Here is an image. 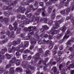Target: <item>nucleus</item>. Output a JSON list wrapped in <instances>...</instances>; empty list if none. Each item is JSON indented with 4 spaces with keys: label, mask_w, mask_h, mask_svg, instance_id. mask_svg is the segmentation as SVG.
I'll return each instance as SVG.
<instances>
[{
    "label": "nucleus",
    "mask_w": 74,
    "mask_h": 74,
    "mask_svg": "<svg viewBox=\"0 0 74 74\" xmlns=\"http://www.w3.org/2000/svg\"><path fill=\"white\" fill-rule=\"evenodd\" d=\"M23 66L24 69H27L26 71V73L27 74H30V73H31L30 71L29 70V68H30L31 70L33 71L35 70V68L33 66H31V65H28L27 64H25L23 65Z\"/></svg>",
    "instance_id": "nucleus-1"
},
{
    "label": "nucleus",
    "mask_w": 74,
    "mask_h": 74,
    "mask_svg": "<svg viewBox=\"0 0 74 74\" xmlns=\"http://www.w3.org/2000/svg\"><path fill=\"white\" fill-rule=\"evenodd\" d=\"M28 38L27 36L24 37L25 40H29V39L32 45V44H35L36 43V41H35L34 39L32 38V36L29 35H28Z\"/></svg>",
    "instance_id": "nucleus-2"
},
{
    "label": "nucleus",
    "mask_w": 74,
    "mask_h": 74,
    "mask_svg": "<svg viewBox=\"0 0 74 74\" xmlns=\"http://www.w3.org/2000/svg\"><path fill=\"white\" fill-rule=\"evenodd\" d=\"M64 21V19H62L59 20V21H55V25L53 27V28H54V29H57V28H58V27H59V24H60V23H61L62 22H63Z\"/></svg>",
    "instance_id": "nucleus-3"
},
{
    "label": "nucleus",
    "mask_w": 74,
    "mask_h": 74,
    "mask_svg": "<svg viewBox=\"0 0 74 74\" xmlns=\"http://www.w3.org/2000/svg\"><path fill=\"white\" fill-rule=\"evenodd\" d=\"M68 34H69V35H71V34L70 31V30H69L67 31L66 33L63 38V40H64L65 38H66V39H67V38H68L69 37V35Z\"/></svg>",
    "instance_id": "nucleus-4"
},
{
    "label": "nucleus",
    "mask_w": 74,
    "mask_h": 74,
    "mask_svg": "<svg viewBox=\"0 0 74 74\" xmlns=\"http://www.w3.org/2000/svg\"><path fill=\"white\" fill-rule=\"evenodd\" d=\"M52 70H53V72L55 74H58L59 73V71H57V69L56 67H53L52 69Z\"/></svg>",
    "instance_id": "nucleus-5"
},
{
    "label": "nucleus",
    "mask_w": 74,
    "mask_h": 74,
    "mask_svg": "<svg viewBox=\"0 0 74 74\" xmlns=\"http://www.w3.org/2000/svg\"><path fill=\"white\" fill-rule=\"evenodd\" d=\"M58 33V31L57 30H53V29H51L49 32V34L53 35L54 34H57Z\"/></svg>",
    "instance_id": "nucleus-6"
},
{
    "label": "nucleus",
    "mask_w": 74,
    "mask_h": 74,
    "mask_svg": "<svg viewBox=\"0 0 74 74\" xmlns=\"http://www.w3.org/2000/svg\"><path fill=\"white\" fill-rule=\"evenodd\" d=\"M12 50L10 49H9L8 51L10 53L11 52H12V51H15L16 50V48L14 47H12Z\"/></svg>",
    "instance_id": "nucleus-7"
},
{
    "label": "nucleus",
    "mask_w": 74,
    "mask_h": 74,
    "mask_svg": "<svg viewBox=\"0 0 74 74\" xmlns=\"http://www.w3.org/2000/svg\"><path fill=\"white\" fill-rule=\"evenodd\" d=\"M20 26L21 27H24V29H23L24 30V31H28L29 30V28H28L27 27H23V24H21L20 25Z\"/></svg>",
    "instance_id": "nucleus-8"
},
{
    "label": "nucleus",
    "mask_w": 74,
    "mask_h": 74,
    "mask_svg": "<svg viewBox=\"0 0 74 74\" xmlns=\"http://www.w3.org/2000/svg\"><path fill=\"white\" fill-rule=\"evenodd\" d=\"M20 40L17 41L16 42H15V41H13L12 43V45H13L15 46V45H16V44H19V43H20Z\"/></svg>",
    "instance_id": "nucleus-9"
},
{
    "label": "nucleus",
    "mask_w": 74,
    "mask_h": 74,
    "mask_svg": "<svg viewBox=\"0 0 74 74\" xmlns=\"http://www.w3.org/2000/svg\"><path fill=\"white\" fill-rule=\"evenodd\" d=\"M15 61H16V58H13L12 59V60L10 61V64H12L13 63L15 62Z\"/></svg>",
    "instance_id": "nucleus-10"
},
{
    "label": "nucleus",
    "mask_w": 74,
    "mask_h": 74,
    "mask_svg": "<svg viewBox=\"0 0 74 74\" xmlns=\"http://www.w3.org/2000/svg\"><path fill=\"white\" fill-rule=\"evenodd\" d=\"M10 73L12 74H14V69L13 68H11L10 69Z\"/></svg>",
    "instance_id": "nucleus-11"
},
{
    "label": "nucleus",
    "mask_w": 74,
    "mask_h": 74,
    "mask_svg": "<svg viewBox=\"0 0 74 74\" xmlns=\"http://www.w3.org/2000/svg\"><path fill=\"white\" fill-rule=\"evenodd\" d=\"M61 30H62L63 32H65L66 30V26H64L62 27L60 29Z\"/></svg>",
    "instance_id": "nucleus-12"
},
{
    "label": "nucleus",
    "mask_w": 74,
    "mask_h": 74,
    "mask_svg": "<svg viewBox=\"0 0 74 74\" xmlns=\"http://www.w3.org/2000/svg\"><path fill=\"white\" fill-rule=\"evenodd\" d=\"M39 56H40V54L39 53H37L36 55V60H37V59H39L40 58V57H39Z\"/></svg>",
    "instance_id": "nucleus-13"
},
{
    "label": "nucleus",
    "mask_w": 74,
    "mask_h": 74,
    "mask_svg": "<svg viewBox=\"0 0 74 74\" xmlns=\"http://www.w3.org/2000/svg\"><path fill=\"white\" fill-rule=\"evenodd\" d=\"M4 10H12V8L11 7H9L7 8V7H5L3 8Z\"/></svg>",
    "instance_id": "nucleus-14"
},
{
    "label": "nucleus",
    "mask_w": 74,
    "mask_h": 74,
    "mask_svg": "<svg viewBox=\"0 0 74 74\" xmlns=\"http://www.w3.org/2000/svg\"><path fill=\"white\" fill-rule=\"evenodd\" d=\"M3 21L5 22V23H7V22H8L9 21V18H5Z\"/></svg>",
    "instance_id": "nucleus-15"
},
{
    "label": "nucleus",
    "mask_w": 74,
    "mask_h": 74,
    "mask_svg": "<svg viewBox=\"0 0 74 74\" xmlns=\"http://www.w3.org/2000/svg\"><path fill=\"white\" fill-rule=\"evenodd\" d=\"M6 51H7V49H2L1 53L2 54H4Z\"/></svg>",
    "instance_id": "nucleus-16"
},
{
    "label": "nucleus",
    "mask_w": 74,
    "mask_h": 74,
    "mask_svg": "<svg viewBox=\"0 0 74 74\" xmlns=\"http://www.w3.org/2000/svg\"><path fill=\"white\" fill-rule=\"evenodd\" d=\"M56 62H50L49 65H51V66H53V65H54L56 64Z\"/></svg>",
    "instance_id": "nucleus-17"
},
{
    "label": "nucleus",
    "mask_w": 74,
    "mask_h": 74,
    "mask_svg": "<svg viewBox=\"0 0 74 74\" xmlns=\"http://www.w3.org/2000/svg\"><path fill=\"white\" fill-rule=\"evenodd\" d=\"M4 14L6 16H9L10 15V12H4Z\"/></svg>",
    "instance_id": "nucleus-18"
},
{
    "label": "nucleus",
    "mask_w": 74,
    "mask_h": 74,
    "mask_svg": "<svg viewBox=\"0 0 74 74\" xmlns=\"http://www.w3.org/2000/svg\"><path fill=\"white\" fill-rule=\"evenodd\" d=\"M16 71H21V72H22V71H23V70L21 68H16Z\"/></svg>",
    "instance_id": "nucleus-19"
},
{
    "label": "nucleus",
    "mask_w": 74,
    "mask_h": 74,
    "mask_svg": "<svg viewBox=\"0 0 74 74\" xmlns=\"http://www.w3.org/2000/svg\"><path fill=\"white\" fill-rule=\"evenodd\" d=\"M26 11V9L25 8H22L21 9V11L22 13H24L25 12V11Z\"/></svg>",
    "instance_id": "nucleus-20"
},
{
    "label": "nucleus",
    "mask_w": 74,
    "mask_h": 74,
    "mask_svg": "<svg viewBox=\"0 0 74 74\" xmlns=\"http://www.w3.org/2000/svg\"><path fill=\"white\" fill-rule=\"evenodd\" d=\"M4 58V56H2L0 53V63H1L2 62L1 59H3Z\"/></svg>",
    "instance_id": "nucleus-21"
},
{
    "label": "nucleus",
    "mask_w": 74,
    "mask_h": 74,
    "mask_svg": "<svg viewBox=\"0 0 74 74\" xmlns=\"http://www.w3.org/2000/svg\"><path fill=\"white\" fill-rule=\"evenodd\" d=\"M42 10L43 12H42V15L43 16H45V7H43L42 8Z\"/></svg>",
    "instance_id": "nucleus-22"
},
{
    "label": "nucleus",
    "mask_w": 74,
    "mask_h": 74,
    "mask_svg": "<svg viewBox=\"0 0 74 74\" xmlns=\"http://www.w3.org/2000/svg\"><path fill=\"white\" fill-rule=\"evenodd\" d=\"M71 20L72 21L73 24L74 25V20H73V17L72 16H71L70 17Z\"/></svg>",
    "instance_id": "nucleus-23"
},
{
    "label": "nucleus",
    "mask_w": 74,
    "mask_h": 74,
    "mask_svg": "<svg viewBox=\"0 0 74 74\" xmlns=\"http://www.w3.org/2000/svg\"><path fill=\"white\" fill-rule=\"evenodd\" d=\"M11 64L10 63L9 64H8L6 66V69H9V68L11 67Z\"/></svg>",
    "instance_id": "nucleus-24"
},
{
    "label": "nucleus",
    "mask_w": 74,
    "mask_h": 74,
    "mask_svg": "<svg viewBox=\"0 0 74 74\" xmlns=\"http://www.w3.org/2000/svg\"><path fill=\"white\" fill-rule=\"evenodd\" d=\"M67 47H70V40H69L67 42Z\"/></svg>",
    "instance_id": "nucleus-25"
},
{
    "label": "nucleus",
    "mask_w": 74,
    "mask_h": 74,
    "mask_svg": "<svg viewBox=\"0 0 74 74\" xmlns=\"http://www.w3.org/2000/svg\"><path fill=\"white\" fill-rule=\"evenodd\" d=\"M52 9H53L52 7H50L49 8L48 11H49V12H50L51 11H52Z\"/></svg>",
    "instance_id": "nucleus-26"
},
{
    "label": "nucleus",
    "mask_w": 74,
    "mask_h": 74,
    "mask_svg": "<svg viewBox=\"0 0 74 74\" xmlns=\"http://www.w3.org/2000/svg\"><path fill=\"white\" fill-rule=\"evenodd\" d=\"M16 64L17 66H18L20 64V60H17L16 61Z\"/></svg>",
    "instance_id": "nucleus-27"
},
{
    "label": "nucleus",
    "mask_w": 74,
    "mask_h": 74,
    "mask_svg": "<svg viewBox=\"0 0 74 74\" xmlns=\"http://www.w3.org/2000/svg\"><path fill=\"white\" fill-rule=\"evenodd\" d=\"M67 1H66L65 3V5L66 7H67V5H68V4H69V1H70V0H67Z\"/></svg>",
    "instance_id": "nucleus-28"
},
{
    "label": "nucleus",
    "mask_w": 74,
    "mask_h": 74,
    "mask_svg": "<svg viewBox=\"0 0 74 74\" xmlns=\"http://www.w3.org/2000/svg\"><path fill=\"white\" fill-rule=\"evenodd\" d=\"M74 48H73L72 47H71L69 49V50L70 52H74Z\"/></svg>",
    "instance_id": "nucleus-29"
},
{
    "label": "nucleus",
    "mask_w": 74,
    "mask_h": 74,
    "mask_svg": "<svg viewBox=\"0 0 74 74\" xmlns=\"http://www.w3.org/2000/svg\"><path fill=\"white\" fill-rule=\"evenodd\" d=\"M10 38H14V34L12 33H11L10 34Z\"/></svg>",
    "instance_id": "nucleus-30"
},
{
    "label": "nucleus",
    "mask_w": 74,
    "mask_h": 74,
    "mask_svg": "<svg viewBox=\"0 0 74 74\" xmlns=\"http://www.w3.org/2000/svg\"><path fill=\"white\" fill-rule=\"evenodd\" d=\"M50 53V51H49L47 50L46 52V54H45V56H47V55L49 54Z\"/></svg>",
    "instance_id": "nucleus-31"
},
{
    "label": "nucleus",
    "mask_w": 74,
    "mask_h": 74,
    "mask_svg": "<svg viewBox=\"0 0 74 74\" xmlns=\"http://www.w3.org/2000/svg\"><path fill=\"white\" fill-rule=\"evenodd\" d=\"M51 18H52V19H54V18H55V14H54V13H53L52 14Z\"/></svg>",
    "instance_id": "nucleus-32"
},
{
    "label": "nucleus",
    "mask_w": 74,
    "mask_h": 74,
    "mask_svg": "<svg viewBox=\"0 0 74 74\" xmlns=\"http://www.w3.org/2000/svg\"><path fill=\"white\" fill-rule=\"evenodd\" d=\"M6 56H7V57L8 59H10L11 58V56L10 54H6Z\"/></svg>",
    "instance_id": "nucleus-33"
},
{
    "label": "nucleus",
    "mask_w": 74,
    "mask_h": 74,
    "mask_svg": "<svg viewBox=\"0 0 74 74\" xmlns=\"http://www.w3.org/2000/svg\"><path fill=\"white\" fill-rule=\"evenodd\" d=\"M23 58L24 59H26L27 58V56L24 54L23 56Z\"/></svg>",
    "instance_id": "nucleus-34"
},
{
    "label": "nucleus",
    "mask_w": 74,
    "mask_h": 74,
    "mask_svg": "<svg viewBox=\"0 0 74 74\" xmlns=\"http://www.w3.org/2000/svg\"><path fill=\"white\" fill-rule=\"evenodd\" d=\"M33 0H31L30 1V2H28V1L26 2V5H28L30 3H32V2H33Z\"/></svg>",
    "instance_id": "nucleus-35"
},
{
    "label": "nucleus",
    "mask_w": 74,
    "mask_h": 74,
    "mask_svg": "<svg viewBox=\"0 0 74 74\" xmlns=\"http://www.w3.org/2000/svg\"><path fill=\"white\" fill-rule=\"evenodd\" d=\"M43 41L45 42H46V43H47V42H49V43H50V42H52V41L51 40H47V41H46L45 40H43Z\"/></svg>",
    "instance_id": "nucleus-36"
},
{
    "label": "nucleus",
    "mask_w": 74,
    "mask_h": 74,
    "mask_svg": "<svg viewBox=\"0 0 74 74\" xmlns=\"http://www.w3.org/2000/svg\"><path fill=\"white\" fill-rule=\"evenodd\" d=\"M43 27L44 29H48V27L46 25L43 26Z\"/></svg>",
    "instance_id": "nucleus-37"
},
{
    "label": "nucleus",
    "mask_w": 74,
    "mask_h": 74,
    "mask_svg": "<svg viewBox=\"0 0 74 74\" xmlns=\"http://www.w3.org/2000/svg\"><path fill=\"white\" fill-rule=\"evenodd\" d=\"M25 47H27L28 46V45H29V42H26L25 43Z\"/></svg>",
    "instance_id": "nucleus-38"
},
{
    "label": "nucleus",
    "mask_w": 74,
    "mask_h": 74,
    "mask_svg": "<svg viewBox=\"0 0 74 74\" xmlns=\"http://www.w3.org/2000/svg\"><path fill=\"white\" fill-rule=\"evenodd\" d=\"M29 33H30V34L31 35H33V30H30L29 31Z\"/></svg>",
    "instance_id": "nucleus-39"
},
{
    "label": "nucleus",
    "mask_w": 74,
    "mask_h": 74,
    "mask_svg": "<svg viewBox=\"0 0 74 74\" xmlns=\"http://www.w3.org/2000/svg\"><path fill=\"white\" fill-rule=\"evenodd\" d=\"M42 60H41L39 61L38 64V66H40V64H41V62H42Z\"/></svg>",
    "instance_id": "nucleus-40"
},
{
    "label": "nucleus",
    "mask_w": 74,
    "mask_h": 74,
    "mask_svg": "<svg viewBox=\"0 0 74 74\" xmlns=\"http://www.w3.org/2000/svg\"><path fill=\"white\" fill-rule=\"evenodd\" d=\"M69 66L71 67V68H74V64H70Z\"/></svg>",
    "instance_id": "nucleus-41"
},
{
    "label": "nucleus",
    "mask_w": 74,
    "mask_h": 74,
    "mask_svg": "<svg viewBox=\"0 0 74 74\" xmlns=\"http://www.w3.org/2000/svg\"><path fill=\"white\" fill-rule=\"evenodd\" d=\"M19 51H17L16 53V55L17 56H19Z\"/></svg>",
    "instance_id": "nucleus-42"
},
{
    "label": "nucleus",
    "mask_w": 74,
    "mask_h": 74,
    "mask_svg": "<svg viewBox=\"0 0 74 74\" xmlns=\"http://www.w3.org/2000/svg\"><path fill=\"white\" fill-rule=\"evenodd\" d=\"M62 34H58V36H57V38H60V37H62Z\"/></svg>",
    "instance_id": "nucleus-43"
},
{
    "label": "nucleus",
    "mask_w": 74,
    "mask_h": 74,
    "mask_svg": "<svg viewBox=\"0 0 74 74\" xmlns=\"http://www.w3.org/2000/svg\"><path fill=\"white\" fill-rule=\"evenodd\" d=\"M61 13L62 14H65V10H62V11H61Z\"/></svg>",
    "instance_id": "nucleus-44"
},
{
    "label": "nucleus",
    "mask_w": 74,
    "mask_h": 74,
    "mask_svg": "<svg viewBox=\"0 0 74 74\" xmlns=\"http://www.w3.org/2000/svg\"><path fill=\"white\" fill-rule=\"evenodd\" d=\"M0 20L1 21V22H3V21H4L3 16H0Z\"/></svg>",
    "instance_id": "nucleus-45"
},
{
    "label": "nucleus",
    "mask_w": 74,
    "mask_h": 74,
    "mask_svg": "<svg viewBox=\"0 0 74 74\" xmlns=\"http://www.w3.org/2000/svg\"><path fill=\"white\" fill-rule=\"evenodd\" d=\"M9 28H10V30H12V29H13V28L12 27V25H9Z\"/></svg>",
    "instance_id": "nucleus-46"
},
{
    "label": "nucleus",
    "mask_w": 74,
    "mask_h": 74,
    "mask_svg": "<svg viewBox=\"0 0 74 74\" xmlns=\"http://www.w3.org/2000/svg\"><path fill=\"white\" fill-rule=\"evenodd\" d=\"M20 30H21L20 28H18L16 31L17 33H19Z\"/></svg>",
    "instance_id": "nucleus-47"
},
{
    "label": "nucleus",
    "mask_w": 74,
    "mask_h": 74,
    "mask_svg": "<svg viewBox=\"0 0 74 74\" xmlns=\"http://www.w3.org/2000/svg\"><path fill=\"white\" fill-rule=\"evenodd\" d=\"M4 72V69H2L0 70V73H3Z\"/></svg>",
    "instance_id": "nucleus-48"
},
{
    "label": "nucleus",
    "mask_w": 74,
    "mask_h": 74,
    "mask_svg": "<svg viewBox=\"0 0 74 74\" xmlns=\"http://www.w3.org/2000/svg\"><path fill=\"white\" fill-rule=\"evenodd\" d=\"M44 21L45 22V23H47V18H44Z\"/></svg>",
    "instance_id": "nucleus-49"
},
{
    "label": "nucleus",
    "mask_w": 74,
    "mask_h": 74,
    "mask_svg": "<svg viewBox=\"0 0 74 74\" xmlns=\"http://www.w3.org/2000/svg\"><path fill=\"white\" fill-rule=\"evenodd\" d=\"M25 52L26 53H29V52H30V51H29L28 49H27L25 50Z\"/></svg>",
    "instance_id": "nucleus-50"
},
{
    "label": "nucleus",
    "mask_w": 74,
    "mask_h": 74,
    "mask_svg": "<svg viewBox=\"0 0 74 74\" xmlns=\"http://www.w3.org/2000/svg\"><path fill=\"white\" fill-rule=\"evenodd\" d=\"M33 48H34V46L31 45L30 46V50H31L32 49H33Z\"/></svg>",
    "instance_id": "nucleus-51"
},
{
    "label": "nucleus",
    "mask_w": 74,
    "mask_h": 74,
    "mask_svg": "<svg viewBox=\"0 0 74 74\" xmlns=\"http://www.w3.org/2000/svg\"><path fill=\"white\" fill-rule=\"evenodd\" d=\"M40 6H42V7H43L44 5V3L42 2H40Z\"/></svg>",
    "instance_id": "nucleus-52"
},
{
    "label": "nucleus",
    "mask_w": 74,
    "mask_h": 74,
    "mask_svg": "<svg viewBox=\"0 0 74 74\" xmlns=\"http://www.w3.org/2000/svg\"><path fill=\"white\" fill-rule=\"evenodd\" d=\"M13 25L14 26H18L17 23H16V22L13 24Z\"/></svg>",
    "instance_id": "nucleus-53"
},
{
    "label": "nucleus",
    "mask_w": 74,
    "mask_h": 74,
    "mask_svg": "<svg viewBox=\"0 0 74 74\" xmlns=\"http://www.w3.org/2000/svg\"><path fill=\"white\" fill-rule=\"evenodd\" d=\"M62 66H63V65H62L60 64V65L59 68L60 70H61V67H62Z\"/></svg>",
    "instance_id": "nucleus-54"
},
{
    "label": "nucleus",
    "mask_w": 74,
    "mask_h": 74,
    "mask_svg": "<svg viewBox=\"0 0 74 74\" xmlns=\"http://www.w3.org/2000/svg\"><path fill=\"white\" fill-rule=\"evenodd\" d=\"M49 0L50 1H51V2H52V3H53L54 2H55V1H58V0H54L53 1L52 0Z\"/></svg>",
    "instance_id": "nucleus-55"
},
{
    "label": "nucleus",
    "mask_w": 74,
    "mask_h": 74,
    "mask_svg": "<svg viewBox=\"0 0 74 74\" xmlns=\"http://www.w3.org/2000/svg\"><path fill=\"white\" fill-rule=\"evenodd\" d=\"M70 10L69 8H68L66 9V12L68 13L69 12H70Z\"/></svg>",
    "instance_id": "nucleus-56"
},
{
    "label": "nucleus",
    "mask_w": 74,
    "mask_h": 74,
    "mask_svg": "<svg viewBox=\"0 0 74 74\" xmlns=\"http://www.w3.org/2000/svg\"><path fill=\"white\" fill-rule=\"evenodd\" d=\"M52 52H53L54 53V54H56V53H57V52L56 51V50L54 51V49L52 50Z\"/></svg>",
    "instance_id": "nucleus-57"
},
{
    "label": "nucleus",
    "mask_w": 74,
    "mask_h": 74,
    "mask_svg": "<svg viewBox=\"0 0 74 74\" xmlns=\"http://www.w3.org/2000/svg\"><path fill=\"white\" fill-rule=\"evenodd\" d=\"M39 51L40 53L42 52V50L41 49H39Z\"/></svg>",
    "instance_id": "nucleus-58"
},
{
    "label": "nucleus",
    "mask_w": 74,
    "mask_h": 74,
    "mask_svg": "<svg viewBox=\"0 0 74 74\" xmlns=\"http://www.w3.org/2000/svg\"><path fill=\"white\" fill-rule=\"evenodd\" d=\"M25 18V15H23L21 16V18L22 19H24Z\"/></svg>",
    "instance_id": "nucleus-59"
},
{
    "label": "nucleus",
    "mask_w": 74,
    "mask_h": 74,
    "mask_svg": "<svg viewBox=\"0 0 74 74\" xmlns=\"http://www.w3.org/2000/svg\"><path fill=\"white\" fill-rule=\"evenodd\" d=\"M62 73L63 74H65V69H64L62 70Z\"/></svg>",
    "instance_id": "nucleus-60"
},
{
    "label": "nucleus",
    "mask_w": 74,
    "mask_h": 74,
    "mask_svg": "<svg viewBox=\"0 0 74 74\" xmlns=\"http://www.w3.org/2000/svg\"><path fill=\"white\" fill-rule=\"evenodd\" d=\"M32 28L34 30H35L36 29V27H32Z\"/></svg>",
    "instance_id": "nucleus-61"
},
{
    "label": "nucleus",
    "mask_w": 74,
    "mask_h": 74,
    "mask_svg": "<svg viewBox=\"0 0 74 74\" xmlns=\"http://www.w3.org/2000/svg\"><path fill=\"white\" fill-rule=\"evenodd\" d=\"M26 21L27 24H29V23H30V22H29V20H26Z\"/></svg>",
    "instance_id": "nucleus-62"
},
{
    "label": "nucleus",
    "mask_w": 74,
    "mask_h": 74,
    "mask_svg": "<svg viewBox=\"0 0 74 74\" xmlns=\"http://www.w3.org/2000/svg\"><path fill=\"white\" fill-rule=\"evenodd\" d=\"M21 15H18L17 16V18L18 19H19L20 18H21Z\"/></svg>",
    "instance_id": "nucleus-63"
},
{
    "label": "nucleus",
    "mask_w": 74,
    "mask_h": 74,
    "mask_svg": "<svg viewBox=\"0 0 74 74\" xmlns=\"http://www.w3.org/2000/svg\"><path fill=\"white\" fill-rule=\"evenodd\" d=\"M53 23V21H50L49 22V24H51V23Z\"/></svg>",
    "instance_id": "nucleus-64"
}]
</instances>
